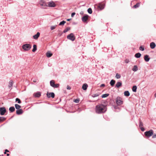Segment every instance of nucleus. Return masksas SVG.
Listing matches in <instances>:
<instances>
[{
  "label": "nucleus",
  "mask_w": 156,
  "mask_h": 156,
  "mask_svg": "<svg viewBox=\"0 0 156 156\" xmlns=\"http://www.w3.org/2000/svg\"><path fill=\"white\" fill-rule=\"evenodd\" d=\"M96 113L98 114H101L105 112L106 110V106L103 104L97 105L95 109Z\"/></svg>",
  "instance_id": "obj_1"
},
{
  "label": "nucleus",
  "mask_w": 156,
  "mask_h": 156,
  "mask_svg": "<svg viewBox=\"0 0 156 156\" xmlns=\"http://www.w3.org/2000/svg\"><path fill=\"white\" fill-rule=\"evenodd\" d=\"M31 46L29 44H25L22 46V48L25 51H28L31 48Z\"/></svg>",
  "instance_id": "obj_2"
},
{
  "label": "nucleus",
  "mask_w": 156,
  "mask_h": 156,
  "mask_svg": "<svg viewBox=\"0 0 156 156\" xmlns=\"http://www.w3.org/2000/svg\"><path fill=\"white\" fill-rule=\"evenodd\" d=\"M67 38L68 39L71 40L72 41H74L75 39V37L74 34L72 33L68 35L67 36Z\"/></svg>",
  "instance_id": "obj_3"
},
{
  "label": "nucleus",
  "mask_w": 156,
  "mask_h": 156,
  "mask_svg": "<svg viewBox=\"0 0 156 156\" xmlns=\"http://www.w3.org/2000/svg\"><path fill=\"white\" fill-rule=\"evenodd\" d=\"M39 4L43 8L45 9L47 7V2H45L43 0H41Z\"/></svg>",
  "instance_id": "obj_4"
},
{
  "label": "nucleus",
  "mask_w": 156,
  "mask_h": 156,
  "mask_svg": "<svg viewBox=\"0 0 156 156\" xmlns=\"http://www.w3.org/2000/svg\"><path fill=\"white\" fill-rule=\"evenodd\" d=\"M144 134L146 136L149 137L153 134V131L152 130H150L149 131L145 132Z\"/></svg>",
  "instance_id": "obj_5"
},
{
  "label": "nucleus",
  "mask_w": 156,
  "mask_h": 156,
  "mask_svg": "<svg viewBox=\"0 0 156 156\" xmlns=\"http://www.w3.org/2000/svg\"><path fill=\"white\" fill-rule=\"evenodd\" d=\"M115 101L118 105H120L122 104V99L120 97H117L115 99Z\"/></svg>",
  "instance_id": "obj_6"
},
{
  "label": "nucleus",
  "mask_w": 156,
  "mask_h": 156,
  "mask_svg": "<svg viewBox=\"0 0 156 156\" xmlns=\"http://www.w3.org/2000/svg\"><path fill=\"white\" fill-rule=\"evenodd\" d=\"M50 85L54 88H58L59 86V84H55V81L53 80H51L50 82Z\"/></svg>",
  "instance_id": "obj_7"
},
{
  "label": "nucleus",
  "mask_w": 156,
  "mask_h": 156,
  "mask_svg": "<svg viewBox=\"0 0 156 156\" xmlns=\"http://www.w3.org/2000/svg\"><path fill=\"white\" fill-rule=\"evenodd\" d=\"M95 8H97L98 10H101L103 9L104 8V5L103 4H99L95 5Z\"/></svg>",
  "instance_id": "obj_8"
},
{
  "label": "nucleus",
  "mask_w": 156,
  "mask_h": 156,
  "mask_svg": "<svg viewBox=\"0 0 156 156\" xmlns=\"http://www.w3.org/2000/svg\"><path fill=\"white\" fill-rule=\"evenodd\" d=\"M47 6L50 7H55L56 6V4L53 1H51L47 2Z\"/></svg>",
  "instance_id": "obj_9"
},
{
  "label": "nucleus",
  "mask_w": 156,
  "mask_h": 156,
  "mask_svg": "<svg viewBox=\"0 0 156 156\" xmlns=\"http://www.w3.org/2000/svg\"><path fill=\"white\" fill-rule=\"evenodd\" d=\"M6 112V110L4 107L0 108V114L1 115H3Z\"/></svg>",
  "instance_id": "obj_10"
},
{
  "label": "nucleus",
  "mask_w": 156,
  "mask_h": 156,
  "mask_svg": "<svg viewBox=\"0 0 156 156\" xmlns=\"http://www.w3.org/2000/svg\"><path fill=\"white\" fill-rule=\"evenodd\" d=\"M47 97L48 98H50L51 97L52 98H54L55 97V94L54 93L51 92L49 93L47 92Z\"/></svg>",
  "instance_id": "obj_11"
},
{
  "label": "nucleus",
  "mask_w": 156,
  "mask_h": 156,
  "mask_svg": "<svg viewBox=\"0 0 156 156\" xmlns=\"http://www.w3.org/2000/svg\"><path fill=\"white\" fill-rule=\"evenodd\" d=\"M89 17V16L88 15H85L83 16L82 18V21L84 22H86L87 20L88 19Z\"/></svg>",
  "instance_id": "obj_12"
},
{
  "label": "nucleus",
  "mask_w": 156,
  "mask_h": 156,
  "mask_svg": "<svg viewBox=\"0 0 156 156\" xmlns=\"http://www.w3.org/2000/svg\"><path fill=\"white\" fill-rule=\"evenodd\" d=\"M33 95L35 98H39L41 95V93L39 92H37L36 93H34Z\"/></svg>",
  "instance_id": "obj_13"
},
{
  "label": "nucleus",
  "mask_w": 156,
  "mask_h": 156,
  "mask_svg": "<svg viewBox=\"0 0 156 156\" xmlns=\"http://www.w3.org/2000/svg\"><path fill=\"white\" fill-rule=\"evenodd\" d=\"M143 123L141 121H140V124L139 126L141 130L142 131H144V129L143 127Z\"/></svg>",
  "instance_id": "obj_14"
},
{
  "label": "nucleus",
  "mask_w": 156,
  "mask_h": 156,
  "mask_svg": "<svg viewBox=\"0 0 156 156\" xmlns=\"http://www.w3.org/2000/svg\"><path fill=\"white\" fill-rule=\"evenodd\" d=\"M40 35V33L39 32H37V34L33 36V38L35 39H37Z\"/></svg>",
  "instance_id": "obj_15"
},
{
  "label": "nucleus",
  "mask_w": 156,
  "mask_h": 156,
  "mask_svg": "<svg viewBox=\"0 0 156 156\" xmlns=\"http://www.w3.org/2000/svg\"><path fill=\"white\" fill-rule=\"evenodd\" d=\"M23 113V111L22 109H19L16 111V113L18 115L21 114Z\"/></svg>",
  "instance_id": "obj_16"
},
{
  "label": "nucleus",
  "mask_w": 156,
  "mask_h": 156,
  "mask_svg": "<svg viewBox=\"0 0 156 156\" xmlns=\"http://www.w3.org/2000/svg\"><path fill=\"white\" fill-rule=\"evenodd\" d=\"M52 53L50 51H48L46 53V55L47 57H50L52 56Z\"/></svg>",
  "instance_id": "obj_17"
},
{
  "label": "nucleus",
  "mask_w": 156,
  "mask_h": 156,
  "mask_svg": "<svg viewBox=\"0 0 156 156\" xmlns=\"http://www.w3.org/2000/svg\"><path fill=\"white\" fill-rule=\"evenodd\" d=\"M155 44L154 42H151L150 44V47L152 49H154L155 47Z\"/></svg>",
  "instance_id": "obj_18"
},
{
  "label": "nucleus",
  "mask_w": 156,
  "mask_h": 156,
  "mask_svg": "<svg viewBox=\"0 0 156 156\" xmlns=\"http://www.w3.org/2000/svg\"><path fill=\"white\" fill-rule=\"evenodd\" d=\"M122 85V83L121 82H117L115 85V87L117 88H119L121 87Z\"/></svg>",
  "instance_id": "obj_19"
},
{
  "label": "nucleus",
  "mask_w": 156,
  "mask_h": 156,
  "mask_svg": "<svg viewBox=\"0 0 156 156\" xmlns=\"http://www.w3.org/2000/svg\"><path fill=\"white\" fill-rule=\"evenodd\" d=\"M144 59L145 61L147 62L149 61L150 60V58L149 57V56L147 55H146L144 57Z\"/></svg>",
  "instance_id": "obj_20"
},
{
  "label": "nucleus",
  "mask_w": 156,
  "mask_h": 156,
  "mask_svg": "<svg viewBox=\"0 0 156 156\" xmlns=\"http://www.w3.org/2000/svg\"><path fill=\"white\" fill-rule=\"evenodd\" d=\"M87 85L86 83H85L83 85L82 88L83 90H87Z\"/></svg>",
  "instance_id": "obj_21"
},
{
  "label": "nucleus",
  "mask_w": 156,
  "mask_h": 156,
  "mask_svg": "<svg viewBox=\"0 0 156 156\" xmlns=\"http://www.w3.org/2000/svg\"><path fill=\"white\" fill-rule=\"evenodd\" d=\"M13 81L12 80H10L9 82V85H8V87L9 88H11L13 85Z\"/></svg>",
  "instance_id": "obj_22"
},
{
  "label": "nucleus",
  "mask_w": 156,
  "mask_h": 156,
  "mask_svg": "<svg viewBox=\"0 0 156 156\" xmlns=\"http://www.w3.org/2000/svg\"><path fill=\"white\" fill-rule=\"evenodd\" d=\"M115 80H111L110 83L112 86H113L114 85L115 83Z\"/></svg>",
  "instance_id": "obj_23"
},
{
  "label": "nucleus",
  "mask_w": 156,
  "mask_h": 156,
  "mask_svg": "<svg viewBox=\"0 0 156 156\" xmlns=\"http://www.w3.org/2000/svg\"><path fill=\"white\" fill-rule=\"evenodd\" d=\"M9 110L10 112H12L15 111V108L14 107H11L9 108Z\"/></svg>",
  "instance_id": "obj_24"
},
{
  "label": "nucleus",
  "mask_w": 156,
  "mask_h": 156,
  "mask_svg": "<svg viewBox=\"0 0 156 156\" xmlns=\"http://www.w3.org/2000/svg\"><path fill=\"white\" fill-rule=\"evenodd\" d=\"M141 54L140 53H138L135 54V56L136 58H139L140 57Z\"/></svg>",
  "instance_id": "obj_25"
},
{
  "label": "nucleus",
  "mask_w": 156,
  "mask_h": 156,
  "mask_svg": "<svg viewBox=\"0 0 156 156\" xmlns=\"http://www.w3.org/2000/svg\"><path fill=\"white\" fill-rule=\"evenodd\" d=\"M15 108L16 109L19 110L20 109V108H21V106L17 104H16L15 105Z\"/></svg>",
  "instance_id": "obj_26"
},
{
  "label": "nucleus",
  "mask_w": 156,
  "mask_h": 156,
  "mask_svg": "<svg viewBox=\"0 0 156 156\" xmlns=\"http://www.w3.org/2000/svg\"><path fill=\"white\" fill-rule=\"evenodd\" d=\"M124 94L125 96H129L130 95V94L128 91H126L124 92Z\"/></svg>",
  "instance_id": "obj_27"
},
{
  "label": "nucleus",
  "mask_w": 156,
  "mask_h": 156,
  "mask_svg": "<svg viewBox=\"0 0 156 156\" xmlns=\"http://www.w3.org/2000/svg\"><path fill=\"white\" fill-rule=\"evenodd\" d=\"M37 49V45L36 44L33 45V48L32 50V51L33 52H35Z\"/></svg>",
  "instance_id": "obj_28"
},
{
  "label": "nucleus",
  "mask_w": 156,
  "mask_h": 156,
  "mask_svg": "<svg viewBox=\"0 0 156 156\" xmlns=\"http://www.w3.org/2000/svg\"><path fill=\"white\" fill-rule=\"evenodd\" d=\"M137 69V67L136 65L134 66L132 69V70L135 72L136 71Z\"/></svg>",
  "instance_id": "obj_29"
},
{
  "label": "nucleus",
  "mask_w": 156,
  "mask_h": 156,
  "mask_svg": "<svg viewBox=\"0 0 156 156\" xmlns=\"http://www.w3.org/2000/svg\"><path fill=\"white\" fill-rule=\"evenodd\" d=\"M137 87L136 86H133L132 88V90L134 92H136V91Z\"/></svg>",
  "instance_id": "obj_30"
},
{
  "label": "nucleus",
  "mask_w": 156,
  "mask_h": 156,
  "mask_svg": "<svg viewBox=\"0 0 156 156\" xmlns=\"http://www.w3.org/2000/svg\"><path fill=\"white\" fill-rule=\"evenodd\" d=\"M109 95V94H105L102 95L101 97L102 98H105L107 97Z\"/></svg>",
  "instance_id": "obj_31"
},
{
  "label": "nucleus",
  "mask_w": 156,
  "mask_h": 156,
  "mask_svg": "<svg viewBox=\"0 0 156 156\" xmlns=\"http://www.w3.org/2000/svg\"><path fill=\"white\" fill-rule=\"evenodd\" d=\"M70 29V27H68L64 30L63 32L64 33H65L66 32H67Z\"/></svg>",
  "instance_id": "obj_32"
},
{
  "label": "nucleus",
  "mask_w": 156,
  "mask_h": 156,
  "mask_svg": "<svg viewBox=\"0 0 156 156\" xmlns=\"http://www.w3.org/2000/svg\"><path fill=\"white\" fill-rule=\"evenodd\" d=\"M5 120V119L3 117H0V122H2Z\"/></svg>",
  "instance_id": "obj_33"
},
{
  "label": "nucleus",
  "mask_w": 156,
  "mask_h": 156,
  "mask_svg": "<svg viewBox=\"0 0 156 156\" xmlns=\"http://www.w3.org/2000/svg\"><path fill=\"white\" fill-rule=\"evenodd\" d=\"M140 5V3H137L136 5L133 6V7L134 8H136L139 7Z\"/></svg>",
  "instance_id": "obj_34"
},
{
  "label": "nucleus",
  "mask_w": 156,
  "mask_h": 156,
  "mask_svg": "<svg viewBox=\"0 0 156 156\" xmlns=\"http://www.w3.org/2000/svg\"><path fill=\"white\" fill-rule=\"evenodd\" d=\"M66 23V22L64 20L60 22L59 24V25H63L64 24Z\"/></svg>",
  "instance_id": "obj_35"
},
{
  "label": "nucleus",
  "mask_w": 156,
  "mask_h": 156,
  "mask_svg": "<svg viewBox=\"0 0 156 156\" xmlns=\"http://www.w3.org/2000/svg\"><path fill=\"white\" fill-rule=\"evenodd\" d=\"M88 12L90 14H91L92 12V10L91 8H89L87 10Z\"/></svg>",
  "instance_id": "obj_36"
},
{
  "label": "nucleus",
  "mask_w": 156,
  "mask_h": 156,
  "mask_svg": "<svg viewBox=\"0 0 156 156\" xmlns=\"http://www.w3.org/2000/svg\"><path fill=\"white\" fill-rule=\"evenodd\" d=\"M115 77L117 79H119L121 77V75L118 73H116V74Z\"/></svg>",
  "instance_id": "obj_37"
},
{
  "label": "nucleus",
  "mask_w": 156,
  "mask_h": 156,
  "mask_svg": "<svg viewBox=\"0 0 156 156\" xmlns=\"http://www.w3.org/2000/svg\"><path fill=\"white\" fill-rule=\"evenodd\" d=\"M16 101L19 104H20V103H21V101L20 100V99L18 98H16Z\"/></svg>",
  "instance_id": "obj_38"
},
{
  "label": "nucleus",
  "mask_w": 156,
  "mask_h": 156,
  "mask_svg": "<svg viewBox=\"0 0 156 156\" xmlns=\"http://www.w3.org/2000/svg\"><path fill=\"white\" fill-rule=\"evenodd\" d=\"M99 94H93L92 96L93 97H98V96H99Z\"/></svg>",
  "instance_id": "obj_39"
},
{
  "label": "nucleus",
  "mask_w": 156,
  "mask_h": 156,
  "mask_svg": "<svg viewBox=\"0 0 156 156\" xmlns=\"http://www.w3.org/2000/svg\"><path fill=\"white\" fill-rule=\"evenodd\" d=\"M56 25L54 26H51V30H54V29H55L56 28Z\"/></svg>",
  "instance_id": "obj_40"
},
{
  "label": "nucleus",
  "mask_w": 156,
  "mask_h": 156,
  "mask_svg": "<svg viewBox=\"0 0 156 156\" xmlns=\"http://www.w3.org/2000/svg\"><path fill=\"white\" fill-rule=\"evenodd\" d=\"M79 99H76L74 100V101L76 103H78L79 101Z\"/></svg>",
  "instance_id": "obj_41"
},
{
  "label": "nucleus",
  "mask_w": 156,
  "mask_h": 156,
  "mask_svg": "<svg viewBox=\"0 0 156 156\" xmlns=\"http://www.w3.org/2000/svg\"><path fill=\"white\" fill-rule=\"evenodd\" d=\"M139 49H140V50H141V51H143L144 50V47H143L142 46H140V47Z\"/></svg>",
  "instance_id": "obj_42"
},
{
  "label": "nucleus",
  "mask_w": 156,
  "mask_h": 156,
  "mask_svg": "<svg viewBox=\"0 0 156 156\" xmlns=\"http://www.w3.org/2000/svg\"><path fill=\"white\" fill-rule=\"evenodd\" d=\"M129 59H126L125 60V62L126 63H128L129 62Z\"/></svg>",
  "instance_id": "obj_43"
},
{
  "label": "nucleus",
  "mask_w": 156,
  "mask_h": 156,
  "mask_svg": "<svg viewBox=\"0 0 156 156\" xmlns=\"http://www.w3.org/2000/svg\"><path fill=\"white\" fill-rule=\"evenodd\" d=\"M152 138H156V134H154L152 136Z\"/></svg>",
  "instance_id": "obj_44"
},
{
  "label": "nucleus",
  "mask_w": 156,
  "mask_h": 156,
  "mask_svg": "<svg viewBox=\"0 0 156 156\" xmlns=\"http://www.w3.org/2000/svg\"><path fill=\"white\" fill-rule=\"evenodd\" d=\"M105 84H102L101 85L100 87H105Z\"/></svg>",
  "instance_id": "obj_45"
},
{
  "label": "nucleus",
  "mask_w": 156,
  "mask_h": 156,
  "mask_svg": "<svg viewBox=\"0 0 156 156\" xmlns=\"http://www.w3.org/2000/svg\"><path fill=\"white\" fill-rule=\"evenodd\" d=\"M75 12H73L71 14V16L72 17H73L75 15Z\"/></svg>",
  "instance_id": "obj_46"
},
{
  "label": "nucleus",
  "mask_w": 156,
  "mask_h": 156,
  "mask_svg": "<svg viewBox=\"0 0 156 156\" xmlns=\"http://www.w3.org/2000/svg\"><path fill=\"white\" fill-rule=\"evenodd\" d=\"M71 87L69 86H67V89L68 90H70L71 89Z\"/></svg>",
  "instance_id": "obj_47"
},
{
  "label": "nucleus",
  "mask_w": 156,
  "mask_h": 156,
  "mask_svg": "<svg viewBox=\"0 0 156 156\" xmlns=\"http://www.w3.org/2000/svg\"><path fill=\"white\" fill-rule=\"evenodd\" d=\"M83 11H81L80 13V14L81 15H83Z\"/></svg>",
  "instance_id": "obj_48"
},
{
  "label": "nucleus",
  "mask_w": 156,
  "mask_h": 156,
  "mask_svg": "<svg viewBox=\"0 0 156 156\" xmlns=\"http://www.w3.org/2000/svg\"><path fill=\"white\" fill-rule=\"evenodd\" d=\"M33 81L34 82H37V80H34Z\"/></svg>",
  "instance_id": "obj_49"
},
{
  "label": "nucleus",
  "mask_w": 156,
  "mask_h": 156,
  "mask_svg": "<svg viewBox=\"0 0 156 156\" xmlns=\"http://www.w3.org/2000/svg\"><path fill=\"white\" fill-rule=\"evenodd\" d=\"M5 151V152H9V151H8V150H7V149H6Z\"/></svg>",
  "instance_id": "obj_50"
},
{
  "label": "nucleus",
  "mask_w": 156,
  "mask_h": 156,
  "mask_svg": "<svg viewBox=\"0 0 156 156\" xmlns=\"http://www.w3.org/2000/svg\"><path fill=\"white\" fill-rule=\"evenodd\" d=\"M70 20H71V19H67V21H69Z\"/></svg>",
  "instance_id": "obj_51"
},
{
  "label": "nucleus",
  "mask_w": 156,
  "mask_h": 156,
  "mask_svg": "<svg viewBox=\"0 0 156 156\" xmlns=\"http://www.w3.org/2000/svg\"><path fill=\"white\" fill-rule=\"evenodd\" d=\"M154 96L155 97H156V93L154 94Z\"/></svg>",
  "instance_id": "obj_52"
},
{
  "label": "nucleus",
  "mask_w": 156,
  "mask_h": 156,
  "mask_svg": "<svg viewBox=\"0 0 156 156\" xmlns=\"http://www.w3.org/2000/svg\"><path fill=\"white\" fill-rule=\"evenodd\" d=\"M9 154H7V155L8 156H9Z\"/></svg>",
  "instance_id": "obj_53"
},
{
  "label": "nucleus",
  "mask_w": 156,
  "mask_h": 156,
  "mask_svg": "<svg viewBox=\"0 0 156 156\" xmlns=\"http://www.w3.org/2000/svg\"><path fill=\"white\" fill-rule=\"evenodd\" d=\"M6 152H5H5H4V154H6Z\"/></svg>",
  "instance_id": "obj_54"
},
{
  "label": "nucleus",
  "mask_w": 156,
  "mask_h": 156,
  "mask_svg": "<svg viewBox=\"0 0 156 156\" xmlns=\"http://www.w3.org/2000/svg\"><path fill=\"white\" fill-rule=\"evenodd\" d=\"M59 35H60V36H61L62 34H59Z\"/></svg>",
  "instance_id": "obj_55"
},
{
  "label": "nucleus",
  "mask_w": 156,
  "mask_h": 156,
  "mask_svg": "<svg viewBox=\"0 0 156 156\" xmlns=\"http://www.w3.org/2000/svg\"><path fill=\"white\" fill-rule=\"evenodd\" d=\"M0 156H1L0 155Z\"/></svg>",
  "instance_id": "obj_56"
}]
</instances>
